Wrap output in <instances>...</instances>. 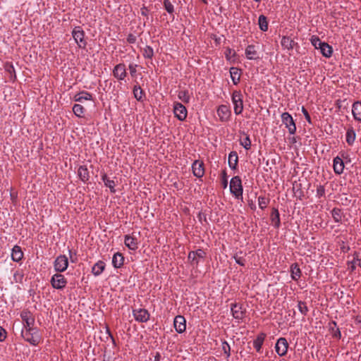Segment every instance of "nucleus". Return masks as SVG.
Here are the masks:
<instances>
[{"label": "nucleus", "instance_id": "obj_15", "mask_svg": "<svg viewBox=\"0 0 361 361\" xmlns=\"http://www.w3.org/2000/svg\"><path fill=\"white\" fill-rule=\"evenodd\" d=\"M113 75L118 80H123L126 75V68L124 63L117 64L113 70Z\"/></svg>", "mask_w": 361, "mask_h": 361}, {"label": "nucleus", "instance_id": "obj_22", "mask_svg": "<svg viewBox=\"0 0 361 361\" xmlns=\"http://www.w3.org/2000/svg\"><path fill=\"white\" fill-rule=\"evenodd\" d=\"M23 257L22 249L18 245H15L12 249L11 258L14 262H20Z\"/></svg>", "mask_w": 361, "mask_h": 361}, {"label": "nucleus", "instance_id": "obj_6", "mask_svg": "<svg viewBox=\"0 0 361 361\" xmlns=\"http://www.w3.org/2000/svg\"><path fill=\"white\" fill-rule=\"evenodd\" d=\"M50 283L54 288L63 289L67 284V280L63 275L56 273L52 276Z\"/></svg>", "mask_w": 361, "mask_h": 361}, {"label": "nucleus", "instance_id": "obj_57", "mask_svg": "<svg viewBox=\"0 0 361 361\" xmlns=\"http://www.w3.org/2000/svg\"><path fill=\"white\" fill-rule=\"evenodd\" d=\"M160 357H161V356H160L159 353H157V354L156 355L155 357H154V361H159V360H160Z\"/></svg>", "mask_w": 361, "mask_h": 361}, {"label": "nucleus", "instance_id": "obj_60", "mask_svg": "<svg viewBox=\"0 0 361 361\" xmlns=\"http://www.w3.org/2000/svg\"><path fill=\"white\" fill-rule=\"evenodd\" d=\"M254 1H256V2H259V1H261V0H254Z\"/></svg>", "mask_w": 361, "mask_h": 361}, {"label": "nucleus", "instance_id": "obj_37", "mask_svg": "<svg viewBox=\"0 0 361 361\" xmlns=\"http://www.w3.org/2000/svg\"><path fill=\"white\" fill-rule=\"evenodd\" d=\"M331 215L336 222H341L343 217V213L338 208H334L331 211Z\"/></svg>", "mask_w": 361, "mask_h": 361}, {"label": "nucleus", "instance_id": "obj_2", "mask_svg": "<svg viewBox=\"0 0 361 361\" xmlns=\"http://www.w3.org/2000/svg\"><path fill=\"white\" fill-rule=\"evenodd\" d=\"M230 191L237 199H243V185L239 176H236L231 178L230 182Z\"/></svg>", "mask_w": 361, "mask_h": 361}, {"label": "nucleus", "instance_id": "obj_8", "mask_svg": "<svg viewBox=\"0 0 361 361\" xmlns=\"http://www.w3.org/2000/svg\"><path fill=\"white\" fill-rule=\"evenodd\" d=\"M173 114L179 121H183L187 117L188 111L185 106H183L181 103L174 102Z\"/></svg>", "mask_w": 361, "mask_h": 361}, {"label": "nucleus", "instance_id": "obj_41", "mask_svg": "<svg viewBox=\"0 0 361 361\" xmlns=\"http://www.w3.org/2000/svg\"><path fill=\"white\" fill-rule=\"evenodd\" d=\"M178 97L184 103H188L190 99L188 92L185 90L179 91L178 93Z\"/></svg>", "mask_w": 361, "mask_h": 361}, {"label": "nucleus", "instance_id": "obj_52", "mask_svg": "<svg viewBox=\"0 0 361 361\" xmlns=\"http://www.w3.org/2000/svg\"><path fill=\"white\" fill-rule=\"evenodd\" d=\"M136 67H137V65L136 64H130L129 66H128V68H129V71H130V73L132 76H134L136 73Z\"/></svg>", "mask_w": 361, "mask_h": 361}, {"label": "nucleus", "instance_id": "obj_34", "mask_svg": "<svg viewBox=\"0 0 361 361\" xmlns=\"http://www.w3.org/2000/svg\"><path fill=\"white\" fill-rule=\"evenodd\" d=\"M78 174L82 181L85 182L89 179V172L85 166H80L78 170Z\"/></svg>", "mask_w": 361, "mask_h": 361}, {"label": "nucleus", "instance_id": "obj_39", "mask_svg": "<svg viewBox=\"0 0 361 361\" xmlns=\"http://www.w3.org/2000/svg\"><path fill=\"white\" fill-rule=\"evenodd\" d=\"M355 140V133L353 128L348 129L346 132V142L349 145H352Z\"/></svg>", "mask_w": 361, "mask_h": 361}, {"label": "nucleus", "instance_id": "obj_3", "mask_svg": "<svg viewBox=\"0 0 361 361\" xmlns=\"http://www.w3.org/2000/svg\"><path fill=\"white\" fill-rule=\"evenodd\" d=\"M232 102L234 106V112L239 115L243 110V95L240 91H234L232 94Z\"/></svg>", "mask_w": 361, "mask_h": 361}, {"label": "nucleus", "instance_id": "obj_53", "mask_svg": "<svg viewBox=\"0 0 361 361\" xmlns=\"http://www.w3.org/2000/svg\"><path fill=\"white\" fill-rule=\"evenodd\" d=\"M234 259H235V261L237 264L241 265V266H244L245 265V259H243V257H238V256H234Z\"/></svg>", "mask_w": 361, "mask_h": 361}, {"label": "nucleus", "instance_id": "obj_10", "mask_svg": "<svg viewBox=\"0 0 361 361\" xmlns=\"http://www.w3.org/2000/svg\"><path fill=\"white\" fill-rule=\"evenodd\" d=\"M20 317L23 323V329L32 328L35 324V318L28 311H23L20 313Z\"/></svg>", "mask_w": 361, "mask_h": 361}, {"label": "nucleus", "instance_id": "obj_48", "mask_svg": "<svg viewBox=\"0 0 361 361\" xmlns=\"http://www.w3.org/2000/svg\"><path fill=\"white\" fill-rule=\"evenodd\" d=\"M325 195V188L323 185H319L317 188V196L321 197Z\"/></svg>", "mask_w": 361, "mask_h": 361}, {"label": "nucleus", "instance_id": "obj_24", "mask_svg": "<svg viewBox=\"0 0 361 361\" xmlns=\"http://www.w3.org/2000/svg\"><path fill=\"white\" fill-rule=\"evenodd\" d=\"M271 221L273 226L278 228L281 225L280 214L279 210L276 208H273L271 213Z\"/></svg>", "mask_w": 361, "mask_h": 361}, {"label": "nucleus", "instance_id": "obj_12", "mask_svg": "<svg viewBox=\"0 0 361 361\" xmlns=\"http://www.w3.org/2000/svg\"><path fill=\"white\" fill-rule=\"evenodd\" d=\"M288 348V343L285 338L278 339L275 345V350L279 356H284L287 353Z\"/></svg>", "mask_w": 361, "mask_h": 361}, {"label": "nucleus", "instance_id": "obj_46", "mask_svg": "<svg viewBox=\"0 0 361 361\" xmlns=\"http://www.w3.org/2000/svg\"><path fill=\"white\" fill-rule=\"evenodd\" d=\"M164 6L168 13H172L174 11V7L173 4L169 0L164 1Z\"/></svg>", "mask_w": 361, "mask_h": 361}, {"label": "nucleus", "instance_id": "obj_33", "mask_svg": "<svg viewBox=\"0 0 361 361\" xmlns=\"http://www.w3.org/2000/svg\"><path fill=\"white\" fill-rule=\"evenodd\" d=\"M320 50L322 55L326 58L331 57L333 53L332 47L326 42L322 44Z\"/></svg>", "mask_w": 361, "mask_h": 361}, {"label": "nucleus", "instance_id": "obj_27", "mask_svg": "<svg viewBox=\"0 0 361 361\" xmlns=\"http://www.w3.org/2000/svg\"><path fill=\"white\" fill-rule=\"evenodd\" d=\"M102 180H103L105 186L110 189L111 192L115 193V186L116 185V182L114 180L109 179L106 174H103L102 176Z\"/></svg>", "mask_w": 361, "mask_h": 361}, {"label": "nucleus", "instance_id": "obj_56", "mask_svg": "<svg viewBox=\"0 0 361 361\" xmlns=\"http://www.w3.org/2000/svg\"><path fill=\"white\" fill-rule=\"evenodd\" d=\"M135 37L133 35H130L128 37V42H130V43H134L135 42Z\"/></svg>", "mask_w": 361, "mask_h": 361}, {"label": "nucleus", "instance_id": "obj_35", "mask_svg": "<svg viewBox=\"0 0 361 361\" xmlns=\"http://www.w3.org/2000/svg\"><path fill=\"white\" fill-rule=\"evenodd\" d=\"M258 24H259V29L262 31L265 32L268 30V22H267V18L265 16L260 15L259 16Z\"/></svg>", "mask_w": 361, "mask_h": 361}, {"label": "nucleus", "instance_id": "obj_26", "mask_svg": "<svg viewBox=\"0 0 361 361\" xmlns=\"http://www.w3.org/2000/svg\"><path fill=\"white\" fill-rule=\"evenodd\" d=\"M124 257L122 254L116 252L112 258V264L115 268H120L123 266Z\"/></svg>", "mask_w": 361, "mask_h": 361}, {"label": "nucleus", "instance_id": "obj_4", "mask_svg": "<svg viewBox=\"0 0 361 361\" xmlns=\"http://www.w3.org/2000/svg\"><path fill=\"white\" fill-rule=\"evenodd\" d=\"M72 35L78 47L85 49L87 42L84 39L85 32L79 26L75 27L72 31Z\"/></svg>", "mask_w": 361, "mask_h": 361}, {"label": "nucleus", "instance_id": "obj_38", "mask_svg": "<svg viewBox=\"0 0 361 361\" xmlns=\"http://www.w3.org/2000/svg\"><path fill=\"white\" fill-rule=\"evenodd\" d=\"M240 145L245 149H249L251 147V140L249 135L243 133V137L240 138Z\"/></svg>", "mask_w": 361, "mask_h": 361}, {"label": "nucleus", "instance_id": "obj_19", "mask_svg": "<svg viewBox=\"0 0 361 361\" xmlns=\"http://www.w3.org/2000/svg\"><path fill=\"white\" fill-rule=\"evenodd\" d=\"M228 166L231 169H236L238 163V156L236 152H230L228 158Z\"/></svg>", "mask_w": 361, "mask_h": 361}, {"label": "nucleus", "instance_id": "obj_54", "mask_svg": "<svg viewBox=\"0 0 361 361\" xmlns=\"http://www.w3.org/2000/svg\"><path fill=\"white\" fill-rule=\"evenodd\" d=\"M6 337V331L0 326V341H4Z\"/></svg>", "mask_w": 361, "mask_h": 361}, {"label": "nucleus", "instance_id": "obj_43", "mask_svg": "<svg viewBox=\"0 0 361 361\" xmlns=\"http://www.w3.org/2000/svg\"><path fill=\"white\" fill-rule=\"evenodd\" d=\"M311 43L316 49H320L324 42H322L318 37L312 36Z\"/></svg>", "mask_w": 361, "mask_h": 361}, {"label": "nucleus", "instance_id": "obj_5", "mask_svg": "<svg viewBox=\"0 0 361 361\" xmlns=\"http://www.w3.org/2000/svg\"><path fill=\"white\" fill-rule=\"evenodd\" d=\"M281 121L286 128H288L290 135H294L296 132V126L293 119V117L288 112H284L281 114Z\"/></svg>", "mask_w": 361, "mask_h": 361}, {"label": "nucleus", "instance_id": "obj_31", "mask_svg": "<svg viewBox=\"0 0 361 361\" xmlns=\"http://www.w3.org/2000/svg\"><path fill=\"white\" fill-rule=\"evenodd\" d=\"M230 75L233 84L237 85L240 82V69L235 67L231 68Z\"/></svg>", "mask_w": 361, "mask_h": 361}, {"label": "nucleus", "instance_id": "obj_42", "mask_svg": "<svg viewBox=\"0 0 361 361\" xmlns=\"http://www.w3.org/2000/svg\"><path fill=\"white\" fill-rule=\"evenodd\" d=\"M298 310L300 312V313L303 315H306L309 311L306 303L302 301L298 302Z\"/></svg>", "mask_w": 361, "mask_h": 361}, {"label": "nucleus", "instance_id": "obj_51", "mask_svg": "<svg viewBox=\"0 0 361 361\" xmlns=\"http://www.w3.org/2000/svg\"><path fill=\"white\" fill-rule=\"evenodd\" d=\"M302 112L304 114L307 121L310 123H311L310 116L307 110L304 106L302 107Z\"/></svg>", "mask_w": 361, "mask_h": 361}, {"label": "nucleus", "instance_id": "obj_45", "mask_svg": "<svg viewBox=\"0 0 361 361\" xmlns=\"http://www.w3.org/2000/svg\"><path fill=\"white\" fill-rule=\"evenodd\" d=\"M268 203H269V200L267 197H263V196H259L258 197V204L261 209H263L265 207H267Z\"/></svg>", "mask_w": 361, "mask_h": 361}, {"label": "nucleus", "instance_id": "obj_7", "mask_svg": "<svg viewBox=\"0 0 361 361\" xmlns=\"http://www.w3.org/2000/svg\"><path fill=\"white\" fill-rule=\"evenodd\" d=\"M68 257L65 255L58 256L54 262V269L58 273H61L66 271L68 268Z\"/></svg>", "mask_w": 361, "mask_h": 361}, {"label": "nucleus", "instance_id": "obj_20", "mask_svg": "<svg viewBox=\"0 0 361 361\" xmlns=\"http://www.w3.org/2000/svg\"><path fill=\"white\" fill-rule=\"evenodd\" d=\"M124 243L126 247L132 250H135L137 249V240L133 236L126 235Z\"/></svg>", "mask_w": 361, "mask_h": 361}, {"label": "nucleus", "instance_id": "obj_44", "mask_svg": "<svg viewBox=\"0 0 361 361\" xmlns=\"http://www.w3.org/2000/svg\"><path fill=\"white\" fill-rule=\"evenodd\" d=\"M154 55L153 49L151 47L147 46L143 51V56L147 59H152Z\"/></svg>", "mask_w": 361, "mask_h": 361}, {"label": "nucleus", "instance_id": "obj_29", "mask_svg": "<svg viewBox=\"0 0 361 361\" xmlns=\"http://www.w3.org/2000/svg\"><path fill=\"white\" fill-rule=\"evenodd\" d=\"M266 335L263 333L259 334L253 341V346L257 352H260Z\"/></svg>", "mask_w": 361, "mask_h": 361}, {"label": "nucleus", "instance_id": "obj_18", "mask_svg": "<svg viewBox=\"0 0 361 361\" xmlns=\"http://www.w3.org/2000/svg\"><path fill=\"white\" fill-rule=\"evenodd\" d=\"M281 46L288 50H292L298 43L293 39H290V37L283 36L281 41Z\"/></svg>", "mask_w": 361, "mask_h": 361}, {"label": "nucleus", "instance_id": "obj_11", "mask_svg": "<svg viewBox=\"0 0 361 361\" xmlns=\"http://www.w3.org/2000/svg\"><path fill=\"white\" fill-rule=\"evenodd\" d=\"M206 256V252L202 250L198 249L195 251H191L188 254V260L192 265H197L200 259H203Z\"/></svg>", "mask_w": 361, "mask_h": 361}, {"label": "nucleus", "instance_id": "obj_58", "mask_svg": "<svg viewBox=\"0 0 361 361\" xmlns=\"http://www.w3.org/2000/svg\"><path fill=\"white\" fill-rule=\"evenodd\" d=\"M141 13H142V15L146 16L147 15V13H146V8H141Z\"/></svg>", "mask_w": 361, "mask_h": 361}, {"label": "nucleus", "instance_id": "obj_47", "mask_svg": "<svg viewBox=\"0 0 361 361\" xmlns=\"http://www.w3.org/2000/svg\"><path fill=\"white\" fill-rule=\"evenodd\" d=\"M222 350L224 353L226 355L227 357H228L231 355V347L226 341H224L222 343Z\"/></svg>", "mask_w": 361, "mask_h": 361}, {"label": "nucleus", "instance_id": "obj_61", "mask_svg": "<svg viewBox=\"0 0 361 361\" xmlns=\"http://www.w3.org/2000/svg\"><path fill=\"white\" fill-rule=\"evenodd\" d=\"M11 196L12 198L14 197V195L13 194H11Z\"/></svg>", "mask_w": 361, "mask_h": 361}, {"label": "nucleus", "instance_id": "obj_62", "mask_svg": "<svg viewBox=\"0 0 361 361\" xmlns=\"http://www.w3.org/2000/svg\"><path fill=\"white\" fill-rule=\"evenodd\" d=\"M69 253H70V255H71V250H69Z\"/></svg>", "mask_w": 361, "mask_h": 361}, {"label": "nucleus", "instance_id": "obj_14", "mask_svg": "<svg viewBox=\"0 0 361 361\" xmlns=\"http://www.w3.org/2000/svg\"><path fill=\"white\" fill-rule=\"evenodd\" d=\"M192 173L197 178H202L204 174V163L200 160H195L192 165Z\"/></svg>", "mask_w": 361, "mask_h": 361}, {"label": "nucleus", "instance_id": "obj_32", "mask_svg": "<svg viewBox=\"0 0 361 361\" xmlns=\"http://www.w3.org/2000/svg\"><path fill=\"white\" fill-rule=\"evenodd\" d=\"M291 278L294 281H298L301 275V271L298 264H293L290 267Z\"/></svg>", "mask_w": 361, "mask_h": 361}, {"label": "nucleus", "instance_id": "obj_16", "mask_svg": "<svg viewBox=\"0 0 361 361\" xmlns=\"http://www.w3.org/2000/svg\"><path fill=\"white\" fill-rule=\"evenodd\" d=\"M231 312L233 317L236 319H243L245 314V310L240 304H233Z\"/></svg>", "mask_w": 361, "mask_h": 361}, {"label": "nucleus", "instance_id": "obj_30", "mask_svg": "<svg viewBox=\"0 0 361 361\" xmlns=\"http://www.w3.org/2000/svg\"><path fill=\"white\" fill-rule=\"evenodd\" d=\"M105 269V263L102 261L97 262L92 269V274L97 276H99Z\"/></svg>", "mask_w": 361, "mask_h": 361}, {"label": "nucleus", "instance_id": "obj_21", "mask_svg": "<svg viewBox=\"0 0 361 361\" xmlns=\"http://www.w3.org/2000/svg\"><path fill=\"white\" fill-rule=\"evenodd\" d=\"M245 56L249 60H255L259 58L255 46L250 44L245 49Z\"/></svg>", "mask_w": 361, "mask_h": 361}, {"label": "nucleus", "instance_id": "obj_23", "mask_svg": "<svg viewBox=\"0 0 361 361\" xmlns=\"http://www.w3.org/2000/svg\"><path fill=\"white\" fill-rule=\"evenodd\" d=\"M344 169V163L343 160L336 157L334 159V170L336 174H341L343 172Z\"/></svg>", "mask_w": 361, "mask_h": 361}, {"label": "nucleus", "instance_id": "obj_9", "mask_svg": "<svg viewBox=\"0 0 361 361\" xmlns=\"http://www.w3.org/2000/svg\"><path fill=\"white\" fill-rule=\"evenodd\" d=\"M133 315L138 322L144 323L149 319V313L145 309H135L133 310Z\"/></svg>", "mask_w": 361, "mask_h": 361}, {"label": "nucleus", "instance_id": "obj_49", "mask_svg": "<svg viewBox=\"0 0 361 361\" xmlns=\"http://www.w3.org/2000/svg\"><path fill=\"white\" fill-rule=\"evenodd\" d=\"M359 264V260L353 259L352 262L348 263V269L351 271H354L356 268V266Z\"/></svg>", "mask_w": 361, "mask_h": 361}, {"label": "nucleus", "instance_id": "obj_59", "mask_svg": "<svg viewBox=\"0 0 361 361\" xmlns=\"http://www.w3.org/2000/svg\"><path fill=\"white\" fill-rule=\"evenodd\" d=\"M200 1H202L204 4H208L207 0H200Z\"/></svg>", "mask_w": 361, "mask_h": 361}, {"label": "nucleus", "instance_id": "obj_28", "mask_svg": "<svg viewBox=\"0 0 361 361\" xmlns=\"http://www.w3.org/2000/svg\"><path fill=\"white\" fill-rule=\"evenodd\" d=\"M74 100L78 102H82L85 100H92V96L90 93L82 91L74 96Z\"/></svg>", "mask_w": 361, "mask_h": 361}, {"label": "nucleus", "instance_id": "obj_1", "mask_svg": "<svg viewBox=\"0 0 361 361\" xmlns=\"http://www.w3.org/2000/svg\"><path fill=\"white\" fill-rule=\"evenodd\" d=\"M22 337L32 345H37L42 341V336L39 330L37 328H30L23 329L21 331Z\"/></svg>", "mask_w": 361, "mask_h": 361}, {"label": "nucleus", "instance_id": "obj_50", "mask_svg": "<svg viewBox=\"0 0 361 361\" xmlns=\"http://www.w3.org/2000/svg\"><path fill=\"white\" fill-rule=\"evenodd\" d=\"M222 185L224 188H226L228 185V180L226 171H223L222 172Z\"/></svg>", "mask_w": 361, "mask_h": 361}, {"label": "nucleus", "instance_id": "obj_13", "mask_svg": "<svg viewBox=\"0 0 361 361\" xmlns=\"http://www.w3.org/2000/svg\"><path fill=\"white\" fill-rule=\"evenodd\" d=\"M173 326L176 331L182 334L185 331L186 329V320L182 315H178L174 318Z\"/></svg>", "mask_w": 361, "mask_h": 361}, {"label": "nucleus", "instance_id": "obj_25", "mask_svg": "<svg viewBox=\"0 0 361 361\" xmlns=\"http://www.w3.org/2000/svg\"><path fill=\"white\" fill-rule=\"evenodd\" d=\"M352 113L353 117L357 121H361V102H355L353 104Z\"/></svg>", "mask_w": 361, "mask_h": 361}, {"label": "nucleus", "instance_id": "obj_55", "mask_svg": "<svg viewBox=\"0 0 361 361\" xmlns=\"http://www.w3.org/2000/svg\"><path fill=\"white\" fill-rule=\"evenodd\" d=\"M233 55L234 54V51L231 49H227L226 51V56L227 59H229L230 56L231 55Z\"/></svg>", "mask_w": 361, "mask_h": 361}, {"label": "nucleus", "instance_id": "obj_17", "mask_svg": "<svg viewBox=\"0 0 361 361\" xmlns=\"http://www.w3.org/2000/svg\"><path fill=\"white\" fill-rule=\"evenodd\" d=\"M217 114L221 121H226L229 118L231 111L227 106L221 105L217 109Z\"/></svg>", "mask_w": 361, "mask_h": 361}, {"label": "nucleus", "instance_id": "obj_40", "mask_svg": "<svg viewBox=\"0 0 361 361\" xmlns=\"http://www.w3.org/2000/svg\"><path fill=\"white\" fill-rule=\"evenodd\" d=\"M133 92L135 98L137 101H142V97L144 96V91L142 90L140 87L136 85L134 86Z\"/></svg>", "mask_w": 361, "mask_h": 361}, {"label": "nucleus", "instance_id": "obj_36", "mask_svg": "<svg viewBox=\"0 0 361 361\" xmlns=\"http://www.w3.org/2000/svg\"><path fill=\"white\" fill-rule=\"evenodd\" d=\"M73 111L78 117L82 118L85 116V109L80 104H75L73 107Z\"/></svg>", "mask_w": 361, "mask_h": 361}]
</instances>
